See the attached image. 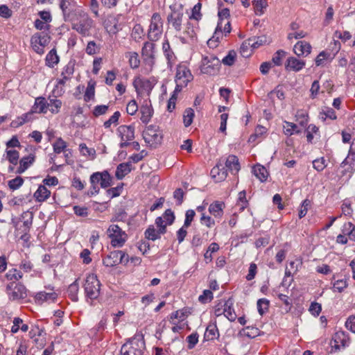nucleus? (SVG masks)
Returning a JSON list of instances; mask_svg holds the SVG:
<instances>
[{
  "mask_svg": "<svg viewBox=\"0 0 355 355\" xmlns=\"http://www.w3.org/2000/svg\"><path fill=\"white\" fill-rule=\"evenodd\" d=\"M59 6L62 10L64 18L65 20L70 19L71 12V7L73 6V0H59Z\"/></svg>",
  "mask_w": 355,
  "mask_h": 355,
  "instance_id": "obj_36",
  "label": "nucleus"
},
{
  "mask_svg": "<svg viewBox=\"0 0 355 355\" xmlns=\"http://www.w3.org/2000/svg\"><path fill=\"white\" fill-rule=\"evenodd\" d=\"M254 175L262 182L266 181L268 177L267 169L261 164H256L252 169Z\"/></svg>",
  "mask_w": 355,
  "mask_h": 355,
  "instance_id": "obj_35",
  "label": "nucleus"
},
{
  "mask_svg": "<svg viewBox=\"0 0 355 355\" xmlns=\"http://www.w3.org/2000/svg\"><path fill=\"white\" fill-rule=\"evenodd\" d=\"M145 237L148 240L155 241L160 238L162 233H159V230H156L153 225H150L145 231Z\"/></svg>",
  "mask_w": 355,
  "mask_h": 355,
  "instance_id": "obj_47",
  "label": "nucleus"
},
{
  "mask_svg": "<svg viewBox=\"0 0 355 355\" xmlns=\"http://www.w3.org/2000/svg\"><path fill=\"white\" fill-rule=\"evenodd\" d=\"M219 338V331L216 322L209 323L205 330L204 338L205 340H214Z\"/></svg>",
  "mask_w": 355,
  "mask_h": 355,
  "instance_id": "obj_30",
  "label": "nucleus"
},
{
  "mask_svg": "<svg viewBox=\"0 0 355 355\" xmlns=\"http://www.w3.org/2000/svg\"><path fill=\"white\" fill-rule=\"evenodd\" d=\"M236 53L234 51H230L228 54L225 56L220 61L223 64L226 66H232L236 60Z\"/></svg>",
  "mask_w": 355,
  "mask_h": 355,
  "instance_id": "obj_58",
  "label": "nucleus"
},
{
  "mask_svg": "<svg viewBox=\"0 0 355 355\" xmlns=\"http://www.w3.org/2000/svg\"><path fill=\"white\" fill-rule=\"evenodd\" d=\"M189 314V311L187 309H180L173 312L170 315V320L175 321V319L178 320V322H184Z\"/></svg>",
  "mask_w": 355,
  "mask_h": 355,
  "instance_id": "obj_44",
  "label": "nucleus"
},
{
  "mask_svg": "<svg viewBox=\"0 0 355 355\" xmlns=\"http://www.w3.org/2000/svg\"><path fill=\"white\" fill-rule=\"evenodd\" d=\"M107 237L114 248H121L128 240V234L118 225L111 224L107 230Z\"/></svg>",
  "mask_w": 355,
  "mask_h": 355,
  "instance_id": "obj_5",
  "label": "nucleus"
},
{
  "mask_svg": "<svg viewBox=\"0 0 355 355\" xmlns=\"http://www.w3.org/2000/svg\"><path fill=\"white\" fill-rule=\"evenodd\" d=\"M50 41L51 37L47 33H36L31 38V45L35 52L42 55L44 53V47Z\"/></svg>",
  "mask_w": 355,
  "mask_h": 355,
  "instance_id": "obj_11",
  "label": "nucleus"
},
{
  "mask_svg": "<svg viewBox=\"0 0 355 355\" xmlns=\"http://www.w3.org/2000/svg\"><path fill=\"white\" fill-rule=\"evenodd\" d=\"M140 119L143 123L147 124L153 115V109L150 102H145L140 107Z\"/></svg>",
  "mask_w": 355,
  "mask_h": 355,
  "instance_id": "obj_27",
  "label": "nucleus"
},
{
  "mask_svg": "<svg viewBox=\"0 0 355 355\" xmlns=\"http://www.w3.org/2000/svg\"><path fill=\"white\" fill-rule=\"evenodd\" d=\"M124 252L114 250L103 259V263L105 267H114L124 261Z\"/></svg>",
  "mask_w": 355,
  "mask_h": 355,
  "instance_id": "obj_18",
  "label": "nucleus"
},
{
  "mask_svg": "<svg viewBox=\"0 0 355 355\" xmlns=\"http://www.w3.org/2000/svg\"><path fill=\"white\" fill-rule=\"evenodd\" d=\"M320 118L324 121L327 119L335 120L337 119L336 112L331 107H325L320 112Z\"/></svg>",
  "mask_w": 355,
  "mask_h": 355,
  "instance_id": "obj_54",
  "label": "nucleus"
},
{
  "mask_svg": "<svg viewBox=\"0 0 355 355\" xmlns=\"http://www.w3.org/2000/svg\"><path fill=\"white\" fill-rule=\"evenodd\" d=\"M60 60L59 56L57 54L56 49L53 48L46 55L45 58L46 65L50 68H53L58 64Z\"/></svg>",
  "mask_w": 355,
  "mask_h": 355,
  "instance_id": "obj_34",
  "label": "nucleus"
},
{
  "mask_svg": "<svg viewBox=\"0 0 355 355\" xmlns=\"http://www.w3.org/2000/svg\"><path fill=\"white\" fill-rule=\"evenodd\" d=\"M162 51L167 60L168 67L171 69L175 62L176 56L171 48L168 39H165L162 43Z\"/></svg>",
  "mask_w": 355,
  "mask_h": 355,
  "instance_id": "obj_22",
  "label": "nucleus"
},
{
  "mask_svg": "<svg viewBox=\"0 0 355 355\" xmlns=\"http://www.w3.org/2000/svg\"><path fill=\"white\" fill-rule=\"evenodd\" d=\"M342 213L345 216H351L353 214V209L352 208V202L349 199L343 200L342 206Z\"/></svg>",
  "mask_w": 355,
  "mask_h": 355,
  "instance_id": "obj_63",
  "label": "nucleus"
},
{
  "mask_svg": "<svg viewBox=\"0 0 355 355\" xmlns=\"http://www.w3.org/2000/svg\"><path fill=\"white\" fill-rule=\"evenodd\" d=\"M100 185L102 188H107L111 185L112 183V177L110 173L107 171H104L101 172V175L100 177Z\"/></svg>",
  "mask_w": 355,
  "mask_h": 355,
  "instance_id": "obj_56",
  "label": "nucleus"
},
{
  "mask_svg": "<svg viewBox=\"0 0 355 355\" xmlns=\"http://www.w3.org/2000/svg\"><path fill=\"white\" fill-rule=\"evenodd\" d=\"M49 109V103L44 97L40 96L35 98L32 107V112L46 114Z\"/></svg>",
  "mask_w": 355,
  "mask_h": 355,
  "instance_id": "obj_29",
  "label": "nucleus"
},
{
  "mask_svg": "<svg viewBox=\"0 0 355 355\" xmlns=\"http://www.w3.org/2000/svg\"><path fill=\"white\" fill-rule=\"evenodd\" d=\"M121 116V113L119 111H116L108 120L105 121L103 123L105 128L108 129L112 125L116 126L119 124V120Z\"/></svg>",
  "mask_w": 355,
  "mask_h": 355,
  "instance_id": "obj_49",
  "label": "nucleus"
},
{
  "mask_svg": "<svg viewBox=\"0 0 355 355\" xmlns=\"http://www.w3.org/2000/svg\"><path fill=\"white\" fill-rule=\"evenodd\" d=\"M31 113H25L11 122V127L18 128L30 120Z\"/></svg>",
  "mask_w": 355,
  "mask_h": 355,
  "instance_id": "obj_50",
  "label": "nucleus"
},
{
  "mask_svg": "<svg viewBox=\"0 0 355 355\" xmlns=\"http://www.w3.org/2000/svg\"><path fill=\"white\" fill-rule=\"evenodd\" d=\"M210 175L216 182H221L225 180L227 178V171L223 164H218L212 168Z\"/></svg>",
  "mask_w": 355,
  "mask_h": 355,
  "instance_id": "obj_26",
  "label": "nucleus"
},
{
  "mask_svg": "<svg viewBox=\"0 0 355 355\" xmlns=\"http://www.w3.org/2000/svg\"><path fill=\"white\" fill-rule=\"evenodd\" d=\"M131 163L130 162L121 163L116 167L115 176L118 180H122L126 175L132 171Z\"/></svg>",
  "mask_w": 355,
  "mask_h": 355,
  "instance_id": "obj_32",
  "label": "nucleus"
},
{
  "mask_svg": "<svg viewBox=\"0 0 355 355\" xmlns=\"http://www.w3.org/2000/svg\"><path fill=\"white\" fill-rule=\"evenodd\" d=\"M101 46L97 44L94 41H89L86 46L85 52L87 55H94L100 52Z\"/></svg>",
  "mask_w": 355,
  "mask_h": 355,
  "instance_id": "obj_48",
  "label": "nucleus"
},
{
  "mask_svg": "<svg viewBox=\"0 0 355 355\" xmlns=\"http://www.w3.org/2000/svg\"><path fill=\"white\" fill-rule=\"evenodd\" d=\"M79 291V284L78 283V280L76 279L73 283H71L67 289V294L69 297L73 301V302H77L78 300V293Z\"/></svg>",
  "mask_w": 355,
  "mask_h": 355,
  "instance_id": "obj_39",
  "label": "nucleus"
},
{
  "mask_svg": "<svg viewBox=\"0 0 355 355\" xmlns=\"http://www.w3.org/2000/svg\"><path fill=\"white\" fill-rule=\"evenodd\" d=\"M268 1L267 0H253L252 1V6L254 10V13L256 15L261 16L262 15L267 7H268Z\"/></svg>",
  "mask_w": 355,
  "mask_h": 355,
  "instance_id": "obj_37",
  "label": "nucleus"
},
{
  "mask_svg": "<svg viewBox=\"0 0 355 355\" xmlns=\"http://www.w3.org/2000/svg\"><path fill=\"white\" fill-rule=\"evenodd\" d=\"M24 182V180L21 176H17L8 182V186L11 191H15L19 189Z\"/></svg>",
  "mask_w": 355,
  "mask_h": 355,
  "instance_id": "obj_53",
  "label": "nucleus"
},
{
  "mask_svg": "<svg viewBox=\"0 0 355 355\" xmlns=\"http://www.w3.org/2000/svg\"><path fill=\"white\" fill-rule=\"evenodd\" d=\"M327 166L326 159L322 157L313 161V167L318 172L322 171Z\"/></svg>",
  "mask_w": 355,
  "mask_h": 355,
  "instance_id": "obj_59",
  "label": "nucleus"
},
{
  "mask_svg": "<svg viewBox=\"0 0 355 355\" xmlns=\"http://www.w3.org/2000/svg\"><path fill=\"white\" fill-rule=\"evenodd\" d=\"M351 343L349 334L343 330L336 331L331 340V352H337L349 347Z\"/></svg>",
  "mask_w": 355,
  "mask_h": 355,
  "instance_id": "obj_10",
  "label": "nucleus"
},
{
  "mask_svg": "<svg viewBox=\"0 0 355 355\" xmlns=\"http://www.w3.org/2000/svg\"><path fill=\"white\" fill-rule=\"evenodd\" d=\"M348 286L347 279H338L333 284V291L342 293Z\"/></svg>",
  "mask_w": 355,
  "mask_h": 355,
  "instance_id": "obj_62",
  "label": "nucleus"
},
{
  "mask_svg": "<svg viewBox=\"0 0 355 355\" xmlns=\"http://www.w3.org/2000/svg\"><path fill=\"white\" fill-rule=\"evenodd\" d=\"M19 329L23 332H26L28 330V325L24 324L22 319L20 318H15L13 320V325L11 327V332L15 334Z\"/></svg>",
  "mask_w": 355,
  "mask_h": 355,
  "instance_id": "obj_43",
  "label": "nucleus"
},
{
  "mask_svg": "<svg viewBox=\"0 0 355 355\" xmlns=\"http://www.w3.org/2000/svg\"><path fill=\"white\" fill-rule=\"evenodd\" d=\"M234 300L230 297L225 300V307L224 315L231 322L234 321L236 318V315L233 308Z\"/></svg>",
  "mask_w": 355,
  "mask_h": 355,
  "instance_id": "obj_33",
  "label": "nucleus"
},
{
  "mask_svg": "<svg viewBox=\"0 0 355 355\" xmlns=\"http://www.w3.org/2000/svg\"><path fill=\"white\" fill-rule=\"evenodd\" d=\"M231 32V24L230 21H227L223 28H222V21H218L217 26L216 28L214 34L211 39H210L208 42V44L211 45L212 42L214 41L218 42L220 37L223 36V34L225 33V35L230 33Z\"/></svg>",
  "mask_w": 355,
  "mask_h": 355,
  "instance_id": "obj_21",
  "label": "nucleus"
},
{
  "mask_svg": "<svg viewBox=\"0 0 355 355\" xmlns=\"http://www.w3.org/2000/svg\"><path fill=\"white\" fill-rule=\"evenodd\" d=\"M169 8L171 12L167 17V21L172 25L177 32H180L182 28V19L184 16L182 6L180 5L177 7L175 5H171Z\"/></svg>",
  "mask_w": 355,
  "mask_h": 355,
  "instance_id": "obj_13",
  "label": "nucleus"
},
{
  "mask_svg": "<svg viewBox=\"0 0 355 355\" xmlns=\"http://www.w3.org/2000/svg\"><path fill=\"white\" fill-rule=\"evenodd\" d=\"M22 277V272L16 268L9 270L6 274V279L10 282H16V281L21 279Z\"/></svg>",
  "mask_w": 355,
  "mask_h": 355,
  "instance_id": "obj_45",
  "label": "nucleus"
},
{
  "mask_svg": "<svg viewBox=\"0 0 355 355\" xmlns=\"http://www.w3.org/2000/svg\"><path fill=\"white\" fill-rule=\"evenodd\" d=\"M220 68V60L213 54L204 55L200 64L201 73L215 76L218 73Z\"/></svg>",
  "mask_w": 355,
  "mask_h": 355,
  "instance_id": "obj_4",
  "label": "nucleus"
},
{
  "mask_svg": "<svg viewBox=\"0 0 355 355\" xmlns=\"http://www.w3.org/2000/svg\"><path fill=\"white\" fill-rule=\"evenodd\" d=\"M225 207L223 202L216 200L209 205L208 210L215 218L220 219L223 216Z\"/></svg>",
  "mask_w": 355,
  "mask_h": 355,
  "instance_id": "obj_24",
  "label": "nucleus"
},
{
  "mask_svg": "<svg viewBox=\"0 0 355 355\" xmlns=\"http://www.w3.org/2000/svg\"><path fill=\"white\" fill-rule=\"evenodd\" d=\"M21 219L23 222L24 232H29L33 220V213L31 211H24L21 215Z\"/></svg>",
  "mask_w": 355,
  "mask_h": 355,
  "instance_id": "obj_38",
  "label": "nucleus"
},
{
  "mask_svg": "<svg viewBox=\"0 0 355 355\" xmlns=\"http://www.w3.org/2000/svg\"><path fill=\"white\" fill-rule=\"evenodd\" d=\"M163 20L159 13L155 12L151 16L147 31V37L151 42H156L161 38L163 33Z\"/></svg>",
  "mask_w": 355,
  "mask_h": 355,
  "instance_id": "obj_6",
  "label": "nucleus"
},
{
  "mask_svg": "<svg viewBox=\"0 0 355 355\" xmlns=\"http://www.w3.org/2000/svg\"><path fill=\"white\" fill-rule=\"evenodd\" d=\"M67 147V142L61 137L57 139L55 142L53 144V151L56 154H60L64 151Z\"/></svg>",
  "mask_w": 355,
  "mask_h": 355,
  "instance_id": "obj_55",
  "label": "nucleus"
},
{
  "mask_svg": "<svg viewBox=\"0 0 355 355\" xmlns=\"http://www.w3.org/2000/svg\"><path fill=\"white\" fill-rule=\"evenodd\" d=\"M45 288L46 291H39L33 296L36 304L53 303L57 300L58 295L54 291V287L51 285H48L45 286Z\"/></svg>",
  "mask_w": 355,
  "mask_h": 355,
  "instance_id": "obj_16",
  "label": "nucleus"
},
{
  "mask_svg": "<svg viewBox=\"0 0 355 355\" xmlns=\"http://www.w3.org/2000/svg\"><path fill=\"white\" fill-rule=\"evenodd\" d=\"M195 116L194 110L191 108H187L183 114V123L185 127H189L191 125L193 118Z\"/></svg>",
  "mask_w": 355,
  "mask_h": 355,
  "instance_id": "obj_46",
  "label": "nucleus"
},
{
  "mask_svg": "<svg viewBox=\"0 0 355 355\" xmlns=\"http://www.w3.org/2000/svg\"><path fill=\"white\" fill-rule=\"evenodd\" d=\"M200 221L202 225H205L208 228H211L216 225L215 220L210 216L206 215L205 213H202Z\"/></svg>",
  "mask_w": 355,
  "mask_h": 355,
  "instance_id": "obj_60",
  "label": "nucleus"
},
{
  "mask_svg": "<svg viewBox=\"0 0 355 355\" xmlns=\"http://www.w3.org/2000/svg\"><path fill=\"white\" fill-rule=\"evenodd\" d=\"M74 73V64L69 62L61 71L60 78L56 79V84L52 91L55 97L62 96L64 92V86L66 83L71 80Z\"/></svg>",
  "mask_w": 355,
  "mask_h": 355,
  "instance_id": "obj_2",
  "label": "nucleus"
},
{
  "mask_svg": "<svg viewBox=\"0 0 355 355\" xmlns=\"http://www.w3.org/2000/svg\"><path fill=\"white\" fill-rule=\"evenodd\" d=\"M51 195V191L44 186L41 184L33 194L35 200L39 202L46 201Z\"/></svg>",
  "mask_w": 355,
  "mask_h": 355,
  "instance_id": "obj_31",
  "label": "nucleus"
},
{
  "mask_svg": "<svg viewBox=\"0 0 355 355\" xmlns=\"http://www.w3.org/2000/svg\"><path fill=\"white\" fill-rule=\"evenodd\" d=\"M198 338L199 335L197 332H193L187 337L186 340L188 343V349H191L195 347L198 343Z\"/></svg>",
  "mask_w": 355,
  "mask_h": 355,
  "instance_id": "obj_64",
  "label": "nucleus"
},
{
  "mask_svg": "<svg viewBox=\"0 0 355 355\" xmlns=\"http://www.w3.org/2000/svg\"><path fill=\"white\" fill-rule=\"evenodd\" d=\"M5 157L10 164L8 171L9 173H15L17 168L16 166L18 165L20 159L19 151L15 149H6Z\"/></svg>",
  "mask_w": 355,
  "mask_h": 355,
  "instance_id": "obj_20",
  "label": "nucleus"
},
{
  "mask_svg": "<svg viewBox=\"0 0 355 355\" xmlns=\"http://www.w3.org/2000/svg\"><path fill=\"white\" fill-rule=\"evenodd\" d=\"M156 83L157 80L154 77L150 78H144L138 76L135 78L133 81V86L138 94L147 93L148 95Z\"/></svg>",
  "mask_w": 355,
  "mask_h": 355,
  "instance_id": "obj_14",
  "label": "nucleus"
},
{
  "mask_svg": "<svg viewBox=\"0 0 355 355\" xmlns=\"http://www.w3.org/2000/svg\"><path fill=\"white\" fill-rule=\"evenodd\" d=\"M285 125H284V133L286 135L291 136L295 133H300V131L297 130V125L291 122L284 121Z\"/></svg>",
  "mask_w": 355,
  "mask_h": 355,
  "instance_id": "obj_52",
  "label": "nucleus"
},
{
  "mask_svg": "<svg viewBox=\"0 0 355 355\" xmlns=\"http://www.w3.org/2000/svg\"><path fill=\"white\" fill-rule=\"evenodd\" d=\"M79 150L83 156L89 159L93 160L96 158L95 149L93 148H88L84 143H82L79 145Z\"/></svg>",
  "mask_w": 355,
  "mask_h": 355,
  "instance_id": "obj_41",
  "label": "nucleus"
},
{
  "mask_svg": "<svg viewBox=\"0 0 355 355\" xmlns=\"http://www.w3.org/2000/svg\"><path fill=\"white\" fill-rule=\"evenodd\" d=\"M36 155L35 152H30L28 155L23 156L20 158L18 166L16 168L15 173L21 174L24 173L28 168H30L35 162Z\"/></svg>",
  "mask_w": 355,
  "mask_h": 355,
  "instance_id": "obj_19",
  "label": "nucleus"
},
{
  "mask_svg": "<svg viewBox=\"0 0 355 355\" xmlns=\"http://www.w3.org/2000/svg\"><path fill=\"white\" fill-rule=\"evenodd\" d=\"M101 282L96 275L89 274L87 276L83 288L87 302L92 304L94 300L98 299L101 293Z\"/></svg>",
  "mask_w": 355,
  "mask_h": 355,
  "instance_id": "obj_1",
  "label": "nucleus"
},
{
  "mask_svg": "<svg viewBox=\"0 0 355 355\" xmlns=\"http://www.w3.org/2000/svg\"><path fill=\"white\" fill-rule=\"evenodd\" d=\"M266 42V39L265 37H254L250 38L248 40V45H250L252 49H257L260 46L263 45Z\"/></svg>",
  "mask_w": 355,
  "mask_h": 355,
  "instance_id": "obj_61",
  "label": "nucleus"
},
{
  "mask_svg": "<svg viewBox=\"0 0 355 355\" xmlns=\"http://www.w3.org/2000/svg\"><path fill=\"white\" fill-rule=\"evenodd\" d=\"M117 133L121 139L119 147L121 148H126L135 139V127L132 125H121L117 128Z\"/></svg>",
  "mask_w": 355,
  "mask_h": 355,
  "instance_id": "obj_15",
  "label": "nucleus"
},
{
  "mask_svg": "<svg viewBox=\"0 0 355 355\" xmlns=\"http://www.w3.org/2000/svg\"><path fill=\"white\" fill-rule=\"evenodd\" d=\"M145 342L142 335H135L124 343L121 348V355H144Z\"/></svg>",
  "mask_w": 355,
  "mask_h": 355,
  "instance_id": "obj_3",
  "label": "nucleus"
},
{
  "mask_svg": "<svg viewBox=\"0 0 355 355\" xmlns=\"http://www.w3.org/2000/svg\"><path fill=\"white\" fill-rule=\"evenodd\" d=\"M306 65V62L295 57H290L287 59L285 68L286 70L295 72L302 70Z\"/></svg>",
  "mask_w": 355,
  "mask_h": 355,
  "instance_id": "obj_25",
  "label": "nucleus"
},
{
  "mask_svg": "<svg viewBox=\"0 0 355 355\" xmlns=\"http://www.w3.org/2000/svg\"><path fill=\"white\" fill-rule=\"evenodd\" d=\"M293 51L298 57L306 56L311 51V46L306 41H300L294 45Z\"/></svg>",
  "mask_w": 355,
  "mask_h": 355,
  "instance_id": "obj_28",
  "label": "nucleus"
},
{
  "mask_svg": "<svg viewBox=\"0 0 355 355\" xmlns=\"http://www.w3.org/2000/svg\"><path fill=\"white\" fill-rule=\"evenodd\" d=\"M257 305L259 313L263 315L268 311L270 301L266 298H261L257 301Z\"/></svg>",
  "mask_w": 355,
  "mask_h": 355,
  "instance_id": "obj_51",
  "label": "nucleus"
},
{
  "mask_svg": "<svg viewBox=\"0 0 355 355\" xmlns=\"http://www.w3.org/2000/svg\"><path fill=\"white\" fill-rule=\"evenodd\" d=\"M248 206V201L246 199V192L243 190L239 193L238 200L235 207L239 212H242Z\"/></svg>",
  "mask_w": 355,
  "mask_h": 355,
  "instance_id": "obj_40",
  "label": "nucleus"
},
{
  "mask_svg": "<svg viewBox=\"0 0 355 355\" xmlns=\"http://www.w3.org/2000/svg\"><path fill=\"white\" fill-rule=\"evenodd\" d=\"M193 77L190 69L185 65L180 64L177 66L175 77V92H180L187 86L188 83L193 80Z\"/></svg>",
  "mask_w": 355,
  "mask_h": 355,
  "instance_id": "obj_7",
  "label": "nucleus"
},
{
  "mask_svg": "<svg viewBox=\"0 0 355 355\" xmlns=\"http://www.w3.org/2000/svg\"><path fill=\"white\" fill-rule=\"evenodd\" d=\"M6 293L11 301H21L28 296V290L21 283L10 282L6 286Z\"/></svg>",
  "mask_w": 355,
  "mask_h": 355,
  "instance_id": "obj_9",
  "label": "nucleus"
},
{
  "mask_svg": "<svg viewBox=\"0 0 355 355\" xmlns=\"http://www.w3.org/2000/svg\"><path fill=\"white\" fill-rule=\"evenodd\" d=\"M354 144V141L352 142L347 157L341 163V166L344 167L347 165L350 166V168L352 170L354 166L355 162V151L353 149V145Z\"/></svg>",
  "mask_w": 355,
  "mask_h": 355,
  "instance_id": "obj_42",
  "label": "nucleus"
},
{
  "mask_svg": "<svg viewBox=\"0 0 355 355\" xmlns=\"http://www.w3.org/2000/svg\"><path fill=\"white\" fill-rule=\"evenodd\" d=\"M141 55L145 64L151 69L155 64V44L154 42L149 40L144 43Z\"/></svg>",
  "mask_w": 355,
  "mask_h": 355,
  "instance_id": "obj_17",
  "label": "nucleus"
},
{
  "mask_svg": "<svg viewBox=\"0 0 355 355\" xmlns=\"http://www.w3.org/2000/svg\"><path fill=\"white\" fill-rule=\"evenodd\" d=\"M225 168L232 174L236 175L241 169L239 158L234 155H229L225 161Z\"/></svg>",
  "mask_w": 355,
  "mask_h": 355,
  "instance_id": "obj_23",
  "label": "nucleus"
},
{
  "mask_svg": "<svg viewBox=\"0 0 355 355\" xmlns=\"http://www.w3.org/2000/svg\"><path fill=\"white\" fill-rule=\"evenodd\" d=\"M94 20L86 12L80 14V19L72 24V29L83 37L89 36L90 31L94 26Z\"/></svg>",
  "mask_w": 355,
  "mask_h": 355,
  "instance_id": "obj_8",
  "label": "nucleus"
},
{
  "mask_svg": "<svg viewBox=\"0 0 355 355\" xmlns=\"http://www.w3.org/2000/svg\"><path fill=\"white\" fill-rule=\"evenodd\" d=\"M62 104V103L60 100L57 98H51L49 103V110L52 114H57L60 112Z\"/></svg>",
  "mask_w": 355,
  "mask_h": 355,
  "instance_id": "obj_57",
  "label": "nucleus"
},
{
  "mask_svg": "<svg viewBox=\"0 0 355 355\" xmlns=\"http://www.w3.org/2000/svg\"><path fill=\"white\" fill-rule=\"evenodd\" d=\"M143 137L146 143L150 147L155 148L162 142V131L159 130L158 126L150 125L148 126L144 132Z\"/></svg>",
  "mask_w": 355,
  "mask_h": 355,
  "instance_id": "obj_12",
  "label": "nucleus"
}]
</instances>
